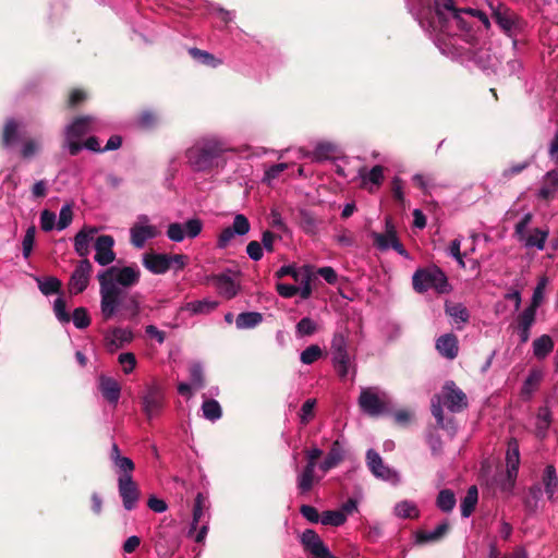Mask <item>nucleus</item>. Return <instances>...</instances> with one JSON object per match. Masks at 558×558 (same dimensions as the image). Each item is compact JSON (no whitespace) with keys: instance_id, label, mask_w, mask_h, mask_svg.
Wrapping results in <instances>:
<instances>
[{"instance_id":"1","label":"nucleus","mask_w":558,"mask_h":558,"mask_svg":"<svg viewBox=\"0 0 558 558\" xmlns=\"http://www.w3.org/2000/svg\"><path fill=\"white\" fill-rule=\"evenodd\" d=\"M141 271L136 266L109 267L98 272L100 312L104 319L113 318L120 311L132 319L141 312L136 294H128L126 289L138 283Z\"/></svg>"},{"instance_id":"2","label":"nucleus","mask_w":558,"mask_h":558,"mask_svg":"<svg viewBox=\"0 0 558 558\" xmlns=\"http://www.w3.org/2000/svg\"><path fill=\"white\" fill-rule=\"evenodd\" d=\"M456 2H409V11L420 26L428 33H449L451 25L463 31H472L476 21L486 28L487 15L474 9H458Z\"/></svg>"},{"instance_id":"3","label":"nucleus","mask_w":558,"mask_h":558,"mask_svg":"<svg viewBox=\"0 0 558 558\" xmlns=\"http://www.w3.org/2000/svg\"><path fill=\"white\" fill-rule=\"evenodd\" d=\"M227 144L216 136L197 140L185 151L190 167L197 172L207 171L219 165L222 154L228 150Z\"/></svg>"},{"instance_id":"4","label":"nucleus","mask_w":558,"mask_h":558,"mask_svg":"<svg viewBox=\"0 0 558 558\" xmlns=\"http://www.w3.org/2000/svg\"><path fill=\"white\" fill-rule=\"evenodd\" d=\"M104 123L94 117H81L75 119L65 129V144L64 147L69 150L70 155L75 156L82 149L83 146L80 143V138L90 132H99L102 129Z\"/></svg>"},{"instance_id":"5","label":"nucleus","mask_w":558,"mask_h":558,"mask_svg":"<svg viewBox=\"0 0 558 558\" xmlns=\"http://www.w3.org/2000/svg\"><path fill=\"white\" fill-rule=\"evenodd\" d=\"M413 289L418 293L435 290L438 293L449 291L448 279L445 272L436 265L418 268L412 276Z\"/></svg>"},{"instance_id":"6","label":"nucleus","mask_w":558,"mask_h":558,"mask_svg":"<svg viewBox=\"0 0 558 558\" xmlns=\"http://www.w3.org/2000/svg\"><path fill=\"white\" fill-rule=\"evenodd\" d=\"M166 393L157 383L147 384L141 395L142 411L148 421L158 417L163 411Z\"/></svg>"},{"instance_id":"7","label":"nucleus","mask_w":558,"mask_h":558,"mask_svg":"<svg viewBox=\"0 0 558 558\" xmlns=\"http://www.w3.org/2000/svg\"><path fill=\"white\" fill-rule=\"evenodd\" d=\"M489 3L494 21L507 36L515 37L523 31L525 23L515 12L504 5L502 2Z\"/></svg>"},{"instance_id":"8","label":"nucleus","mask_w":558,"mask_h":558,"mask_svg":"<svg viewBox=\"0 0 558 558\" xmlns=\"http://www.w3.org/2000/svg\"><path fill=\"white\" fill-rule=\"evenodd\" d=\"M369 236L373 240L374 246L381 252H386L389 248L395 250L399 255L408 258L409 253L403 247V245L400 243L396 227L392 222V219L390 217H387L385 219V232L379 233L376 231H372L369 233Z\"/></svg>"},{"instance_id":"9","label":"nucleus","mask_w":558,"mask_h":558,"mask_svg":"<svg viewBox=\"0 0 558 558\" xmlns=\"http://www.w3.org/2000/svg\"><path fill=\"white\" fill-rule=\"evenodd\" d=\"M532 214L526 213L515 225L514 233L520 242L524 244L526 248H537L538 251L544 250L546 240L549 231L543 229H534L531 234L526 233V229L532 221Z\"/></svg>"},{"instance_id":"10","label":"nucleus","mask_w":558,"mask_h":558,"mask_svg":"<svg viewBox=\"0 0 558 558\" xmlns=\"http://www.w3.org/2000/svg\"><path fill=\"white\" fill-rule=\"evenodd\" d=\"M388 401V395L378 387L363 388L359 397L362 411L372 416L383 414L387 410Z\"/></svg>"},{"instance_id":"11","label":"nucleus","mask_w":558,"mask_h":558,"mask_svg":"<svg viewBox=\"0 0 558 558\" xmlns=\"http://www.w3.org/2000/svg\"><path fill=\"white\" fill-rule=\"evenodd\" d=\"M160 230L157 226L150 223L147 215H138L130 229L131 243L136 248H143L147 241L157 238Z\"/></svg>"},{"instance_id":"12","label":"nucleus","mask_w":558,"mask_h":558,"mask_svg":"<svg viewBox=\"0 0 558 558\" xmlns=\"http://www.w3.org/2000/svg\"><path fill=\"white\" fill-rule=\"evenodd\" d=\"M330 351L335 369L339 377L344 379L349 375L350 355L348 353V340L343 333L333 335Z\"/></svg>"},{"instance_id":"13","label":"nucleus","mask_w":558,"mask_h":558,"mask_svg":"<svg viewBox=\"0 0 558 558\" xmlns=\"http://www.w3.org/2000/svg\"><path fill=\"white\" fill-rule=\"evenodd\" d=\"M366 465L371 473L378 480L391 485H398L401 481L399 472L386 465L380 454L374 449L366 451Z\"/></svg>"},{"instance_id":"14","label":"nucleus","mask_w":558,"mask_h":558,"mask_svg":"<svg viewBox=\"0 0 558 558\" xmlns=\"http://www.w3.org/2000/svg\"><path fill=\"white\" fill-rule=\"evenodd\" d=\"M251 230V223L243 214H236L232 226L225 228L217 239V247L225 250L229 246L235 235L243 236Z\"/></svg>"},{"instance_id":"15","label":"nucleus","mask_w":558,"mask_h":558,"mask_svg":"<svg viewBox=\"0 0 558 558\" xmlns=\"http://www.w3.org/2000/svg\"><path fill=\"white\" fill-rule=\"evenodd\" d=\"M203 222L198 218L189 219L185 223L173 222L168 226L167 236L173 242H182L185 236L194 239L199 235Z\"/></svg>"},{"instance_id":"16","label":"nucleus","mask_w":558,"mask_h":558,"mask_svg":"<svg viewBox=\"0 0 558 558\" xmlns=\"http://www.w3.org/2000/svg\"><path fill=\"white\" fill-rule=\"evenodd\" d=\"M442 399L446 408L452 412L458 413L468 407V399L465 393L457 387L453 381H447L442 388Z\"/></svg>"},{"instance_id":"17","label":"nucleus","mask_w":558,"mask_h":558,"mask_svg":"<svg viewBox=\"0 0 558 558\" xmlns=\"http://www.w3.org/2000/svg\"><path fill=\"white\" fill-rule=\"evenodd\" d=\"M93 266L87 258L82 259L73 270L70 281L69 291L72 294L82 293L89 283Z\"/></svg>"},{"instance_id":"18","label":"nucleus","mask_w":558,"mask_h":558,"mask_svg":"<svg viewBox=\"0 0 558 558\" xmlns=\"http://www.w3.org/2000/svg\"><path fill=\"white\" fill-rule=\"evenodd\" d=\"M118 490L126 510H133L140 499V490L133 477L118 478Z\"/></svg>"},{"instance_id":"19","label":"nucleus","mask_w":558,"mask_h":558,"mask_svg":"<svg viewBox=\"0 0 558 558\" xmlns=\"http://www.w3.org/2000/svg\"><path fill=\"white\" fill-rule=\"evenodd\" d=\"M345 458V441L343 439H336L332 441L330 449L325 459L318 464V469L327 473L331 469L338 466Z\"/></svg>"},{"instance_id":"20","label":"nucleus","mask_w":558,"mask_h":558,"mask_svg":"<svg viewBox=\"0 0 558 558\" xmlns=\"http://www.w3.org/2000/svg\"><path fill=\"white\" fill-rule=\"evenodd\" d=\"M113 244H114V241L111 235L98 236L95 242V251H96V254L94 256L95 262L101 266H107V265L111 264L116 258V254L112 250Z\"/></svg>"},{"instance_id":"21","label":"nucleus","mask_w":558,"mask_h":558,"mask_svg":"<svg viewBox=\"0 0 558 558\" xmlns=\"http://www.w3.org/2000/svg\"><path fill=\"white\" fill-rule=\"evenodd\" d=\"M133 340V332L129 328L116 327L107 331L105 336L108 351L114 352Z\"/></svg>"},{"instance_id":"22","label":"nucleus","mask_w":558,"mask_h":558,"mask_svg":"<svg viewBox=\"0 0 558 558\" xmlns=\"http://www.w3.org/2000/svg\"><path fill=\"white\" fill-rule=\"evenodd\" d=\"M304 550L317 558L322 554H326L328 547L324 544L319 535L312 529H306L300 537Z\"/></svg>"},{"instance_id":"23","label":"nucleus","mask_w":558,"mask_h":558,"mask_svg":"<svg viewBox=\"0 0 558 558\" xmlns=\"http://www.w3.org/2000/svg\"><path fill=\"white\" fill-rule=\"evenodd\" d=\"M209 521V502L208 498L198 493L195 497L194 507H193V518L189 534H193L199 524H203L204 521Z\"/></svg>"},{"instance_id":"24","label":"nucleus","mask_w":558,"mask_h":558,"mask_svg":"<svg viewBox=\"0 0 558 558\" xmlns=\"http://www.w3.org/2000/svg\"><path fill=\"white\" fill-rule=\"evenodd\" d=\"M168 254L149 252L142 258L143 266L154 275H163L169 271Z\"/></svg>"},{"instance_id":"25","label":"nucleus","mask_w":558,"mask_h":558,"mask_svg":"<svg viewBox=\"0 0 558 558\" xmlns=\"http://www.w3.org/2000/svg\"><path fill=\"white\" fill-rule=\"evenodd\" d=\"M506 462H507V476L510 481V489H511L514 485V481L518 475V470H519V464H520L519 442L515 438H511L508 441Z\"/></svg>"},{"instance_id":"26","label":"nucleus","mask_w":558,"mask_h":558,"mask_svg":"<svg viewBox=\"0 0 558 558\" xmlns=\"http://www.w3.org/2000/svg\"><path fill=\"white\" fill-rule=\"evenodd\" d=\"M98 388L109 403L117 405L121 395V386L114 378L100 375L98 377Z\"/></svg>"},{"instance_id":"27","label":"nucleus","mask_w":558,"mask_h":558,"mask_svg":"<svg viewBox=\"0 0 558 558\" xmlns=\"http://www.w3.org/2000/svg\"><path fill=\"white\" fill-rule=\"evenodd\" d=\"M214 281L218 293L228 300L234 298L240 290L239 282L231 276L230 271L215 276Z\"/></svg>"},{"instance_id":"28","label":"nucleus","mask_w":558,"mask_h":558,"mask_svg":"<svg viewBox=\"0 0 558 558\" xmlns=\"http://www.w3.org/2000/svg\"><path fill=\"white\" fill-rule=\"evenodd\" d=\"M449 522L445 520L439 523L433 531H416L414 533L415 544L424 545L439 542L449 531Z\"/></svg>"},{"instance_id":"29","label":"nucleus","mask_w":558,"mask_h":558,"mask_svg":"<svg viewBox=\"0 0 558 558\" xmlns=\"http://www.w3.org/2000/svg\"><path fill=\"white\" fill-rule=\"evenodd\" d=\"M359 175L362 180V184L369 192H373L374 189L379 187L384 181V167L377 165L369 170H366V168H362L359 171Z\"/></svg>"},{"instance_id":"30","label":"nucleus","mask_w":558,"mask_h":558,"mask_svg":"<svg viewBox=\"0 0 558 558\" xmlns=\"http://www.w3.org/2000/svg\"><path fill=\"white\" fill-rule=\"evenodd\" d=\"M436 349L439 354L448 360H453L458 355V339L453 333H446L436 340Z\"/></svg>"},{"instance_id":"31","label":"nucleus","mask_w":558,"mask_h":558,"mask_svg":"<svg viewBox=\"0 0 558 558\" xmlns=\"http://www.w3.org/2000/svg\"><path fill=\"white\" fill-rule=\"evenodd\" d=\"M542 483L547 498L554 501L558 497V475L556 468L553 464H548L545 468L542 476Z\"/></svg>"},{"instance_id":"32","label":"nucleus","mask_w":558,"mask_h":558,"mask_svg":"<svg viewBox=\"0 0 558 558\" xmlns=\"http://www.w3.org/2000/svg\"><path fill=\"white\" fill-rule=\"evenodd\" d=\"M543 377H544V374H543L542 369H539V368L531 369L521 387V397L525 400L531 399L533 393L537 390Z\"/></svg>"},{"instance_id":"33","label":"nucleus","mask_w":558,"mask_h":558,"mask_svg":"<svg viewBox=\"0 0 558 558\" xmlns=\"http://www.w3.org/2000/svg\"><path fill=\"white\" fill-rule=\"evenodd\" d=\"M315 469L316 468L312 464H305L303 470L298 474L296 486L301 494L308 493L313 488L314 484L320 480L319 477H315Z\"/></svg>"},{"instance_id":"34","label":"nucleus","mask_w":558,"mask_h":558,"mask_svg":"<svg viewBox=\"0 0 558 558\" xmlns=\"http://www.w3.org/2000/svg\"><path fill=\"white\" fill-rule=\"evenodd\" d=\"M218 306V302L211 299L196 300L187 302L181 310L191 313L192 315L209 314Z\"/></svg>"},{"instance_id":"35","label":"nucleus","mask_w":558,"mask_h":558,"mask_svg":"<svg viewBox=\"0 0 558 558\" xmlns=\"http://www.w3.org/2000/svg\"><path fill=\"white\" fill-rule=\"evenodd\" d=\"M392 512L399 519H417L421 513L417 505L408 499L397 502Z\"/></svg>"},{"instance_id":"36","label":"nucleus","mask_w":558,"mask_h":558,"mask_svg":"<svg viewBox=\"0 0 558 558\" xmlns=\"http://www.w3.org/2000/svg\"><path fill=\"white\" fill-rule=\"evenodd\" d=\"M555 343L550 336L542 335L532 343L533 355L537 360H544L554 350Z\"/></svg>"},{"instance_id":"37","label":"nucleus","mask_w":558,"mask_h":558,"mask_svg":"<svg viewBox=\"0 0 558 558\" xmlns=\"http://www.w3.org/2000/svg\"><path fill=\"white\" fill-rule=\"evenodd\" d=\"M263 322V315L258 312H243L235 318V326L238 329H252Z\"/></svg>"},{"instance_id":"38","label":"nucleus","mask_w":558,"mask_h":558,"mask_svg":"<svg viewBox=\"0 0 558 558\" xmlns=\"http://www.w3.org/2000/svg\"><path fill=\"white\" fill-rule=\"evenodd\" d=\"M94 230L87 232L85 229L81 230L74 238V250L81 257H86L89 254V246L93 240Z\"/></svg>"},{"instance_id":"39","label":"nucleus","mask_w":558,"mask_h":558,"mask_svg":"<svg viewBox=\"0 0 558 558\" xmlns=\"http://www.w3.org/2000/svg\"><path fill=\"white\" fill-rule=\"evenodd\" d=\"M189 53L197 63L203 65L217 68L222 63L221 59L215 57L208 51L201 50L198 48H190Z\"/></svg>"},{"instance_id":"40","label":"nucleus","mask_w":558,"mask_h":558,"mask_svg":"<svg viewBox=\"0 0 558 558\" xmlns=\"http://www.w3.org/2000/svg\"><path fill=\"white\" fill-rule=\"evenodd\" d=\"M478 499V492L476 486L469 487L466 495L461 501L460 509L463 518H469L475 509Z\"/></svg>"},{"instance_id":"41","label":"nucleus","mask_w":558,"mask_h":558,"mask_svg":"<svg viewBox=\"0 0 558 558\" xmlns=\"http://www.w3.org/2000/svg\"><path fill=\"white\" fill-rule=\"evenodd\" d=\"M551 423V412L547 407H542L538 409L536 415V435L539 438H544L547 434V430Z\"/></svg>"},{"instance_id":"42","label":"nucleus","mask_w":558,"mask_h":558,"mask_svg":"<svg viewBox=\"0 0 558 558\" xmlns=\"http://www.w3.org/2000/svg\"><path fill=\"white\" fill-rule=\"evenodd\" d=\"M456 496L450 489H441L436 499V506L442 512L449 513L456 507Z\"/></svg>"},{"instance_id":"43","label":"nucleus","mask_w":558,"mask_h":558,"mask_svg":"<svg viewBox=\"0 0 558 558\" xmlns=\"http://www.w3.org/2000/svg\"><path fill=\"white\" fill-rule=\"evenodd\" d=\"M203 416L211 422L218 421L222 415V410L215 399H206L202 404Z\"/></svg>"},{"instance_id":"44","label":"nucleus","mask_w":558,"mask_h":558,"mask_svg":"<svg viewBox=\"0 0 558 558\" xmlns=\"http://www.w3.org/2000/svg\"><path fill=\"white\" fill-rule=\"evenodd\" d=\"M112 463L117 470L118 478L133 477L135 464L130 458L121 457L114 460Z\"/></svg>"},{"instance_id":"45","label":"nucleus","mask_w":558,"mask_h":558,"mask_svg":"<svg viewBox=\"0 0 558 558\" xmlns=\"http://www.w3.org/2000/svg\"><path fill=\"white\" fill-rule=\"evenodd\" d=\"M347 521V515L340 510L324 511L320 517L323 525L340 526Z\"/></svg>"},{"instance_id":"46","label":"nucleus","mask_w":558,"mask_h":558,"mask_svg":"<svg viewBox=\"0 0 558 558\" xmlns=\"http://www.w3.org/2000/svg\"><path fill=\"white\" fill-rule=\"evenodd\" d=\"M317 324L311 317H303L295 326L298 337H308L317 331Z\"/></svg>"},{"instance_id":"47","label":"nucleus","mask_w":558,"mask_h":558,"mask_svg":"<svg viewBox=\"0 0 558 558\" xmlns=\"http://www.w3.org/2000/svg\"><path fill=\"white\" fill-rule=\"evenodd\" d=\"M316 399H307L301 407L299 412L300 423L307 425L315 416Z\"/></svg>"},{"instance_id":"48","label":"nucleus","mask_w":558,"mask_h":558,"mask_svg":"<svg viewBox=\"0 0 558 558\" xmlns=\"http://www.w3.org/2000/svg\"><path fill=\"white\" fill-rule=\"evenodd\" d=\"M446 313L459 324H464L469 320V312L462 304H453L446 306Z\"/></svg>"},{"instance_id":"49","label":"nucleus","mask_w":558,"mask_h":558,"mask_svg":"<svg viewBox=\"0 0 558 558\" xmlns=\"http://www.w3.org/2000/svg\"><path fill=\"white\" fill-rule=\"evenodd\" d=\"M543 497V490L541 485L535 484L530 487L529 494L524 500V505L529 511H535L538 506V501Z\"/></svg>"},{"instance_id":"50","label":"nucleus","mask_w":558,"mask_h":558,"mask_svg":"<svg viewBox=\"0 0 558 558\" xmlns=\"http://www.w3.org/2000/svg\"><path fill=\"white\" fill-rule=\"evenodd\" d=\"M190 379L195 389H201L205 385L204 369L199 362H194L190 365Z\"/></svg>"},{"instance_id":"51","label":"nucleus","mask_w":558,"mask_h":558,"mask_svg":"<svg viewBox=\"0 0 558 558\" xmlns=\"http://www.w3.org/2000/svg\"><path fill=\"white\" fill-rule=\"evenodd\" d=\"M19 135V124L14 119H9L3 129V144L10 146L14 144Z\"/></svg>"},{"instance_id":"52","label":"nucleus","mask_w":558,"mask_h":558,"mask_svg":"<svg viewBox=\"0 0 558 558\" xmlns=\"http://www.w3.org/2000/svg\"><path fill=\"white\" fill-rule=\"evenodd\" d=\"M547 284H548V279L546 277H542L538 280L536 287L534 288L530 306H532L534 308H538L541 306V304L544 301L545 290H546Z\"/></svg>"},{"instance_id":"53","label":"nucleus","mask_w":558,"mask_h":558,"mask_svg":"<svg viewBox=\"0 0 558 558\" xmlns=\"http://www.w3.org/2000/svg\"><path fill=\"white\" fill-rule=\"evenodd\" d=\"M537 308L526 306L518 316V326L532 328L536 319Z\"/></svg>"},{"instance_id":"54","label":"nucleus","mask_w":558,"mask_h":558,"mask_svg":"<svg viewBox=\"0 0 558 558\" xmlns=\"http://www.w3.org/2000/svg\"><path fill=\"white\" fill-rule=\"evenodd\" d=\"M73 219L72 206L70 204H65L61 207L59 213V218L56 225V228L61 231L68 228Z\"/></svg>"},{"instance_id":"55","label":"nucleus","mask_w":558,"mask_h":558,"mask_svg":"<svg viewBox=\"0 0 558 558\" xmlns=\"http://www.w3.org/2000/svg\"><path fill=\"white\" fill-rule=\"evenodd\" d=\"M322 349L317 344H312L302 351L300 360L303 364L310 365L322 356Z\"/></svg>"},{"instance_id":"56","label":"nucleus","mask_w":558,"mask_h":558,"mask_svg":"<svg viewBox=\"0 0 558 558\" xmlns=\"http://www.w3.org/2000/svg\"><path fill=\"white\" fill-rule=\"evenodd\" d=\"M72 320L75 327L78 329H84L88 327L90 324V318L88 316L86 308L84 307H77L74 310Z\"/></svg>"},{"instance_id":"57","label":"nucleus","mask_w":558,"mask_h":558,"mask_svg":"<svg viewBox=\"0 0 558 558\" xmlns=\"http://www.w3.org/2000/svg\"><path fill=\"white\" fill-rule=\"evenodd\" d=\"M35 233H36L35 227H29L24 234V238L22 241V250H23L24 258H28L32 253V250H33V246L35 243Z\"/></svg>"},{"instance_id":"58","label":"nucleus","mask_w":558,"mask_h":558,"mask_svg":"<svg viewBox=\"0 0 558 558\" xmlns=\"http://www.w3.org/2000/svg\"><path fill=\"white\" fill-rule=\"evenodd\" d=\"M39 290L45 295L57 293L60 289V281L57 278H48L46 280L38 281Z\"/></svg>"},{"instance_id":"59","label":"nucleus","mask_w":558,"mask_h":558,"mask_svg":"<svg viewBox=\"0 0 558 558\" xmlns=\"http://www.w3.org/2000/svg\"><path fill=\"white\" fill-rule=\"evenodd\" d=\"M118 362L122 366L123 372L125 374L132 373L134 371L135 366H136V357L131 352L121 353L118 356Z\"/></svg>"},{"instance_id":"60","label":"nucleus","mask_w":558,"mask_h":558,"mask_svg":"<svg viewBox=\"0 0 558 558\" xmlns=\"http://www.w3.org/2000/svg\"><path fill=\"white\" fill-rule=\"evenodd\" d=\"M169 269L174 272L181 271L187 265V256L183 254H168Z\"/></svg>"},{"instance_id":"61","label":"nucleus","mask_w":558,"mask_h":558,"mask_svg":"<svg viewBox=\"0 0 558 558\" xmlns=\"http://www.w3.org/2000/svg\"><path fill=\"white\" fill-rule=\"evenodd\" d=\"M41 145L38 141L27 140L23 143L21 154L24 158L29 159L39 153Z\"/></svg>"},{"instance_id":"62","label":"nucleus","mask_w":558,"mask_h":558,"mask_svg":"<svg viewBox=\"0 0 558 558\" xmlns=\"http://www.w3.org/2000/svg\"><path fill=\"white\" fill-rule=\"evenodd\" d=\"M287 169H288V163H286V162L272 165L265 171L263 181L270 183L271 181L277 179Z\"/></svg>"},{"instance_id":"63","label":"nucleus","mask_w":558,"mask_h":558,"mask_svg":"<svg viewBox=\"0 0 558 558\" xmlns=\"http://www.w3.org/2000/svg\"><path fill=\"white\" fill-rule=\"evenodd\" d=\"M304 272L298 269L294 265H283L276 271L277 278H283L291 276L295 281H299L303 277Z\"/></svg>"},{"instance_id":"64","label":"nucleus","mask_w":558,"mask_h":558,"mask_svg":"<svg viewBox=\"0 0 558 558\" xmlns=\"http://www.w3.org/2000/svg\"><path fill=\"white\" fill-rule=\"evenodd\" d=\"M56 219L54 213L47 209L43 210L40 214V228L46 232L51 231L57 225Z\"/></svg>"}]
</instances>
